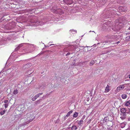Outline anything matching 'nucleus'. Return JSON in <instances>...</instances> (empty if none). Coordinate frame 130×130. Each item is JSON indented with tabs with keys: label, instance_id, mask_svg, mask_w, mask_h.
Segmentation results:
<instances>
[{
	"label": "nucleus",
	"instance_id": "obj_4",
	"mask_svg": "<svg viewBox=\"0 0 130 130\" xmlns=\"http://www.w3.org/2000/svg\"><path fill=\"white\" fill-rule=\"evenodd\" d=\"M125 87L124 85H121L119 86L116 89V90L117 91H120L122 90Z\"/></svg>",
	"mask_w": 130,
	"mask_h": 130
},
{
	"label": "nucleus",
	"instance_id": "obj_25",
	"mask_svg": "<svg viewBox=\"0 0 130 130\" xmlns=\"http://www.w3.org/2000/svg\"><path fill=\"white\" fill-rule=\"evenodd\" d=\"M8 102V100H5L4 101V103H7Z\"/></svg>",
	"mask_w": 130,
	"mask_h": 130
},
{
	"label": "nucleus",
	"instance_id": "obj_11",
	"mask_svg": "<svg viewBox=\"0 0 130 130\" xmlns=\"http://www.w3.org/2000/svg\"><path fill=\"white\" fill-rule=\"evenodd\" d=\"M130 105V100L126 101L124 105L126 106H128Z\"/></svg>",
	"mask_w": 130,
	"mask_h": 130
},
{
	"label": "nucleus",
	"instance_id": "obj_29",
	"mask_svg": "<svg viewBox=\"0 0 130 130\" xmlns=\"http://www.w3.org/2000/svg\"><path fill=\"white\" fill-rule=\"evenodd\" d=\"M19 5H16L15 7V8H18V7Z\"/></svg>",
	"mask_w": 130,
	"mask_h": 130
},
{
	"label": "nucleus",
	"instance_id": "obj_26",
	"mask_svg": "<svg viewBox=\"0 0 130 130\" xmlns=\"http://www.w3.org/2000/svg\"><path fill=\"white\" fill-rule=\"evenodd\" d=\"M43 94V93L42 92L41 93H40L39 94H38V96H39L40 95H42Z\"/></svg>",
	"mask_w": 130,
	"mask_h": 130
},
{
	"label": "nucleus",
	"instance_id": "obj_31",
	"mask_svg": "<svg viewBox=\"0 0 130 130\" xmlns=\"http://www.w3.org/2000/svg\"><path fill=\"white\" fill-rule=\"evenodd\" d=\"M120 42L119 41H118V42H117L116 44H118V43H120Z\"/></svg>",
	"mask_w": 130,
	"mask_h": 130
},
{
	"label": "nucleus",
	"instance_id": "obj_16",
	"mask_svg": "<svg viewBox=\"0 0 130 130\" xmlns=\"http://www.w3.org/2000/svg\"><path fill=\"white\" fill-rule=\"evenodd\" d=\"M72 112H73L72 111H70L68 112L66 115V116H67V117L69 116H70V114L72 113Z\"/></svg>",
	"mask_w": 130,
	"mask_h": 130
},
{
	"label": "nucleus",
	"instance_id": "obj_34",
	"mask_svg": "<svg viewBox=\"0 0 130 130\" xmlns=\"http://www.w3.org/2000/svg\"><path fill=\"white\" fill-rule=\"evenodd\" d=\"M128 29L129 30H130V27H129L128 28Z\"/></svg>",
	"mask_w": 130,
	"mask_h": 130
},
{
	"label": "nucleus",
	"instance_id": "obj_10",
	"mask_svg": "<svg viewBox=\"0 0 130 130\" xmlns=\"http://www.w3.org/2000/svg\"><path fill=\"white\" fill-rule=\"evenodd\" d=\"M126 111V108H122L120 110L121 112L122 113H125Z\"/></svg>",
	"mask_w": 130,
	"mask_h": 130
},
{
	"label": "nucleus",
	"instance_id": "obj_1",
	"mask_svg": "<svg viewBox=\"0 0 130 130\" xmlns=\"http://www.w3.org/2000/svg\"><path fill=\"white\" fill-rule=\"evenodd\" d=\"M21 121L23 123L21 124V126L25 125L30 123V122H29L28 120H27V117L22 118L21 119Z\"/></svg>",
	"mask_w": 130,
	"mask_h": 130
},
{
	"label": "nucleus",
	"instance_id": "obj_14",
	"mask_svg": "<svg viewBox=\"0 0 130 130\" xmlns=\"http://www.w3.org/2000/svg\"><path fill=\"white\" fill-rule=\"evenodd\" d=\"M71 128L72 130H76L77 127L76 126L74 125L72 126Z\"/></svg>",
	"mask_w": 130,
	"mask_h": 130
},
{
	"label": "nucleus",
	"instance_id": "obj_18",
	"mask_svg": "<svg viewBox=\"0 0 130 130\" xmlns=\"http://www.w3.org/2000/svg\"><path fill=\"white\" fill-rule=\"evenodd\" d=\"M95 63V62L93 60H92L91 61L90 63V66H92Z\"/></svg>",
	"mask_w": 130,
	"mask_h": 130
},
{
	"label": "nucleus",
	"instance_id": "obj_12",
	"mask_svg": "<svg viewBox=\"0 0 130 130\" xmlns=\"http://www.w3.org/2000/svg\"><path fill=\"white\" fill-rule=\"evenodd\" d=\"M121 97L123 99H124L127 98V96L125 94H123L122 95Z\"/></svg>",
	"mask_w": 130,
	"mask_h": 130
},
{
	"label": "nucleus",
	"instance_id": "obj_8",
	"mask_svg": "<svg viewBox=\"0 0 130 130\" xmlns=\"http://www.w3.org/2000/svg\"><path fill=\"white\" fill-rule=\"evenodd\" d=\"M31 66V64L30 63H28L24 66V68H28Z\"/></svg>",
	"mask_w": 130,
	"mask_h": 130
},
{
	"label": "nucleus",
	"instance_id": "obj_21",
	"mask_svg": "<svg viewBox=\"0 0 130 130\" xmlns=\"http://www.w3.org/2000/svg\"><path fill=\"white\" fill-rule=\"evenodd\" d=\"M4 106L6 108L8 106V104L7 103H5L4 104Z\"/></svg>",
	"mask_w": 130,
	"mask_h": 130
},
{
	"label": "nucleus",
	"instance_id": "obj_24",
	"mask_svg": "<svg viewBox=\"0 0 130 130\" xmlns=\"http://www.w3.org/2000/svg\"><path fill=\"white\" fill-rule=\"evenodd\" d=\"M98 72L100 73V71L99 70L98 71V70H96V71H95L94 73H98Z\"/></svg>",
	"mask_w": 130,
	"mask_h": 130
},
{
	"label": "nucleus",
	"instance_id": "obj_30",
	"mask_svg": "<svg viewBox=\"0 0 130 130\" xmlns=\"http://www.w3.org/2000/svg\"><path fill=\"white\" fill-rule=\"evenodd\" d=\"M68 83V82L67 80H66L64 82V83L65 84H67Z\"/></svg>",
	"mask_w": 130,
	"mask_h": 130
},
{
	"label": "nucleus",
	"instance_id": "obj_19",
	"mask_svg": "<svg viewBox=\"0 0 130 130\" xmlns=\"http://www.w3.org/2000/svg\"><path fill=\"white\" fill-rule=\"evenodd\" d=\"M18 93V90L17 89H16L14 90L13 91V94H17Z\"/></svg>",
	"mask_w": 130,
	"mask_h": 130
},
{
	"label": "nucleus",
	"instance_id": "obj_35",
	"mask_svg": "<svg viewBox=\"0 0 130 130\" xmlns=\"http://www.w3.org/2000/svg\"><path fill=\"white\" fill-rule=\"evenodd\" d=\"M123 8L122 7H121L120 8Z\"/></svg>",
	"mask_w": 130,
	"mask_h": 130
},
{
	"label": "nucleus",
	"instance_id": "obj_28",
	"mask_svg": "<svg viewBox=\"0 0 130 130\" xmlns=\"http://www.w3.org/2000/svg\"><path fill=\"white\" fill-rule=\"evenodd\" d=\"M70 52H68V53H67L66 54V56H67L68 55H70Z\"/></svg>",
	"mask_w": 130,
	"mask_h": 130
},
{
	"label": "nucleus",
	"instance_id": "obj_32",
	"mask_svg": "<svg viewBox=\"0 0 130 130\" xmlns=\"http://www.w3.org/2000/svg\"><path fill=\"white\" fill-rule=\"evenodd\" d=\"M128 121H130V117H129L128 118Z\"/></svg>",
	"mask_w": 130,
	"mask_h": 130
},
{
	"label": "nucleus",
	"instance_id": "obj_37",
	"mask_svg": "<svg viewBox=\"0 0 130 130\" xmlns=\"http://www.w3.org/2000/svg\"><path fill=\"white\" fill-rule=\"evenodd\" d=\"M36 102H37H37H38V101Z\"/></svg>",
	"mask_w": 130,
	"mask_h": 130
},
{
	"label": "nucleus",
	"instance_id": "obj_5",
	"mask_svg": "<svg viewBox=\"0 0 130 130\" xmlns=\"http://www.w3.org/2000/svg\"><path fill=\"white\" fill-rule=\"evenodd\" d=\"M30 22L33 23L37 22H38L37 17H34L33 18V19L31 20Z\"/></svg>",
	"mask_w": 130,
	"mask_h": 130
},
{
	"label": "nucleus",
	"instance_id": "obj_38",
	"mask_svg": "<svg viewBox=\"0 0 130 130\" xmlns=\"http://www.w3.org/2000/svg\"><path fill=\"white\" fill-rule=\"evenodd\" d=\"M126 35L127 34V33H126Z\"/></svg>",
	"mask_w": 130,
	"mask_h": 130
},
{
	"label": "nucleus",
	"instance_id": "obj_17",
	"mask_svg": "<svg viewBox=\"0 0 130 130\" xmlns=\"http://www.w3.org/2000/svg\"><path fill=\"white\" fill-rule=\"evenodd\" d=\"M83 121L82 120H80L78 122V124L79 125H81L83 124Z\"/></svg>",
	"mask_w": 130,
	"mask_h": 130
},
{
	"label": "nucleus",
	"instance_id": "obj_22",
	"mask_svg": "<svg viewBox=\"0 0 130 130\" xmlns=\"http://www.w3.org/2000/svg\"><path fill=\"white\" fill-rule=\"evenodd\" d=\"M125 126V124L124 123L121 124V127L122 128H123Z\"/></svg>",
	"mask_w": 130,
	"mask_h": 130
},
{
	"label": "nucleus",
	"instance_id": "obj_7",
	"mask_svg": "<svg viewBox=\"0 0 130 130\" xmlns=\"http://www.w3.org/2000/svg\"><path fill=\"white\" fill-rule=\"evenodd\" d=\"M121 116L120 117V118L122 120H124L126 118V115L125 113L121 114Z\"/></svg>",
	"mask_w": 130,
	"mask_h": 130
},
{
	"label": "nucleus",
	"instance_id": "obj_36",
	"mask_svg": "<svg viewBox=\"0 0 130 130\" xmlns=\"http://www.w3.org/2000/svg\"><path fill=\"white\" fill-rule=\"evenodd\" d=\"M19 46H18V48H19Z\"/></svg>",
	"mask_w": 130,
	"mask_h": 130
},
{
	"label": "nucleus",
	"instance_id": "obj_27",
	"mask_svg": "<svg viewBox=\"0 0 130 130\" xmlns=\"http://www.w3.org/2000/svg\"><path fill=\"white\" fill-rule=\"evenodd\" d=\"M36 100V99L34 97L32 99V100L33 101H35Z\"/></svg>",
	"mask_w": 130,
	"mask_h": 130
},
{
	"label": "nucleus",
	"instance_id": "obj_3",
	"mask_svg": "<svg viewBox=\"0 0 130 130\" xmlns=\"http://www.w3.org/2000/svg\"><path fill=\"white\" fill-rule=\"evenodd\" d=\"M26 117L27 118V120L30 122L34 120L35 117L33 115H28Z\"/></svg>",
	"mask_w": 130,
	"mask_h": 130
},
{
	"label": "nucleus",
	"instance_id": "obj_2",
	"mask_svg": "<svg viewBox=\"0 0 130 130\" xmlns=\"http://www.w3.org/2000/svg\"><path fill=\"white\" fill-rule=\"evenodd\" d=\"M18 109L19 111L23 112L25 111L26 109L24 104L19 105L18 107Z\"/></svg>",
	"mask_w": 130,
	"mask_h": 130
},
{
	"label": "nucleus",
	"instance_id": "obj_33",
	"mask_svg": "<svg viewBox=\"0 0 130 130\" xmlns=\"http://www.w3.org/2000/svg\"><path fill=\"white\" fill-rule=\"evenodd\" d=\"M129 78L130 79V74L129 75Z\"/></svg>",
	"mask_w": 130,
	"mask_h": 130
},
{
	"label": "nucleus",
	"instance_id": "obj_9",
	"mask_svg": "<svg viewBox=\"0 0 130 130\" xmlns=\"http://www.w3.org/2000/svg\"><path fill=\"white\" fill-rule=\"evenodd\" d=\"M109 86L107 85L105 89V92H109Z\"/></svg>",
	"mask_w": 130,
	"mask_h": 130
},
{
	"label": "nucleus",
	"instance_id": "obj_15",
	"mask_svg": "<svg viewBox=\"0 0 130 130\" xmlns=\"http://www.w3.org/2000/svg\"><path fill=\"white\" fill-rule=\"evenodd\" d=\"M126 41H130V35L126 37L125 38Z\"/></svg>",
	"mask_w": 130,
	"mask_h": 130
},
{
	"label": "nucleus",
	"instance_id": "obj_23",
	"mask_svg": "<svg viewBox=\"0 0 130 130\" xmlns=\"http://www.w3.org/2000/svg\"><path fill=\"white\" fill-rule=\"evenodd\" d=\"M39 97V96H38V94H37V95H35L34 96V97L35 98V99H36L38 98V97Z\"/></svg>",
	"mask_w": 130,
	"mask_h": 130
},
{
	"label": "nucleus",
	"instance_id": "obj_6",
	"mask_svg": "<svg viewBox=\"0 0 130 130\" xmlns=\"http://www.w3.org/2000/svg\"><path fill=\"white\" fill-rule=\"evenodd\" d=\"M64 2L67 4L70 5L73 3L72 0H63Z\"/></svg>",
	"mask_w": 130,
	"mask_h": 130
},
{
	"label": "nucleus",
	"instance_id": "obj_20",
	"mask_svg": "<svg viewBox=\"0 0 130 130\" xmlns=\"http://www.w3.org/2000/svg\"><path fill=\"white\" fill-rule=\"evenodd\" d=\"M5 113V111L4 110L3 111H1L0 112V114L1 115H2L4 114Z\"/></svg>",
	"mask_w": 130,
	"mask_h": 130
},
{
	"label": "nucleus",
	"instance_id": "obj_13",
	"mask_svg": "<svg viewBox=\"0 0 130 130\" xmlns=\"http://www.w3.org/2000/svg\"><path fill=\"white\" fill-rule=\"evenodd\" d=\"M78 113L77 112H75L73 114V117L74 118H76L77 116L78 115Z\"/></svg>",
	"mask_w": 130,
	"mask_h": 130
}]
</instances>
